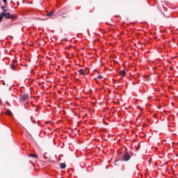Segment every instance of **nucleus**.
Returning a JSON list of instances; mask_svg holds the SVG:
<instances>
[{"mask_svg": "<svg viewBox=\"0 0 178 178\" xmlns=\"http://www.w3.org/2000/svg\"><path fill=\"white\" fill-rule=\"evenodd\" d=\"M97 79H100V80H102V79H104V76H102V75H99L97 76Z\"/></svg>", "mask_w": 178, "mask_h": 178, "instance_id": "nucleus-12", "label": "nucleus"}, {"mask_svg": "<svg viewBox=\"0 0 178 178\" xmlns=\"http://www.w3.org/2000/svg\"><path fill=\"white\" fill-rule=\"evenodd\" d=\"M55 14V10H53L49 13H47V16H48V17H52V16H54V15Z\"/></svg>", "mask_w": 178, "mask_h": 178, "instance_id": "nucleus-4", "label": "nucleus"}, {"mask_svg": "<svg viewBox=\"0 0 178 178\" xmlns=\"http://www.w3.org/2000/svg\"><path fill=\"white\" fill-rule=\"evenodd\" d=\"M29 156H31V158H35V159H38V156L37 154H31Z\"/></svg>", "mask_w": 178, "mask_h": 178, "instance_id": "nucleus-6", "label": "nucleus"}, {"mask_svg": "<svg viewBox=\"0 0 178 178\" xmlns=\"http://www.w3.org/2000/svg\"><path fill=\"white\" fill-rule=\"evenodd\" d=\"M95 81H96L97 83H98V81L97 80L96 78H95Z\"/></svg>", "mask_w": 178, "mask_h": 178, "instance_id": "nucleus-17", "label": "nucleus"}, {"mask_svg": "<svg viewBox=\"0 0 178 178\" xmlns=\"http://www.w3.org/2000/svg\"><path fill=\"white\" fill-rule=\"evenodd\" d=\"M2 13L5 19H11L13 22L15 20H17V15H15V14L11 15L10 13Z\"/></svg>", "mask_w": 178, "mask_h": 178, "instance_id": "nucleus-1", "label": "nucleus"}, {"mask_svg": "<svg viewBox=\"0 0 178 178\" xmlns=\"http://www.w3.org/2000/svg\"><path fill=\"white\" fill-rule=\"evenodd\" d=\"M20 99L22 101H29L30 99V95L29 94L22 95L20 96Z\"/></svg>", "mask_w": 178, "mask_h": 178, "instance_id": "nucleus-3", "label": "nucleus"}, {"mask_svg": "<svg viewBox=\"0 0 178 178\" xmlns=\"http://www.w3.org/2000/svg\"><path fill=\"white\" fill-rule=\"evenodd\" d=\"M3 13H0V22H2V19H3Z\"/></svg>", "mask_w": 178, "mask_h": 178, "instance_id": "nucleus-10", "label": "nucleus"}, {"mask_svg": "<svg viewBox=\"0 0 178 178\" xmlns=\"http://www.w3.org/2000/svg\"><path fill=\"white\" fill-rule=\"evenodd\" d=\"M5 84H6L5 83H3V86H5Z\"/></svg>", "mask_w": 178, "mask_h": 178, "instance_id": "nucleus-18", "label": "nucleus"}, {"mask_svg": "<svg viewBox=\"0 0 178 178\" xmlns=\"http://www.w3.org/2000/svg\"><path fill=\"white\" fill-rule=\"evenodd\" d=\"M3 2L5 3V5H8V1L6 0H3Z\"/></svg>", "mask_w": 178, "mask_h": 178, "instance_id": "nucleus-14", "label": "nucleus"}, {"mask_svg": "<svg viewBox=\"0 0 178 178\" xmlns=\"http://www.w3.org/2000/svg\"><path fill=\"white\" fill-rule=\"evenodd\" d=\"M79 73L81 74V76H84V74H86V71H84L83 69H81L79 70Z\"/></svg>", "mask_w": 178, "mask_h": 178, "instance_id": "nucleus-5", "label": "nucleus"}, {"mask_svg": "<svg viewBox=\"0 0 178 178\" xmlns=\"http://www.w3.org/2000/svg\"><path fill=\"white\" fill-rule=\"evenodd\" d=\"M120 76H126V71H124V70L120 71Z\"/></svg>", "mask_w": 178, "mask_h": 178, "instance_id": "nucleus-9", "label": "nucleus"}, {"mask_svg": "<svg viewBox=\"0 0 178 178\" xmlns=\"http://www.w3.org/2000/svg\"><path fill=\"white\" fill-rule=\"evenodd\" d=\"M1 9L3 10V9H5V6H1Z\"/></svg>", "mask_w": 178, "mask_h": 178, "instance_id": "nucleus-15", "label": "nucleus"}, {"mask_svg": "<svg viewBox=\"0 0 178 178\" xmlns=\"http://www.w3.org/2000/svg\"><path fill=\"white\" fill-rule=\"evenodd\" d=\"M67 16V15H63V17H66Z\"/></svg>", "mask_w": 178, "mask_h": 178, "instance_id": "nucleus-16", "label": "nucleus"}, {"mask_svg": "<svg viewBox=\"0 0 178 178\" xmlns=\"http://www.w3.org/2000/svg\"><path fill=\"white\" fill-rule=\"evenodd\" d=\"M131 158V153L129 154V152H125L122 156V160L124 162H127L130 161Z\"/></svg>", "mask_w": 178, "mask_h": 178, "instance_id": "nucleus-2", "label": "nucleus"}, {"mask_svg": "<svg viewBox=\"0 0 178 178\" xmlns=\"http://www.w3.org/2000/svg\"><path fill=\"white\" fill-rule=\"evenodd\" d=\"M60 169H65L66 168V163H60Z\"/></svg>", "mask_w": 178, "mask_h": 178, "instance_id": "nucleus-7", "label": "nucleus"}, {"mask_svg": "<svg viewBox=\"0 0 178 178\" xmlns=\"http://www.w3.org/2000/svg\"><path fill=\"white\" fill-rule=\"evenodd\" d=\"M15 67H16V66H15V65H10V69H12L13 70H15Z\"/></svg>", "mask_w": 178, "mask_h": 178, "instance_id": "nucleus-11", "label": "nucleus"}, {"mask_svg": "<svg viewBox=\"0 0 178 178\" xmlns=\"http://www.w3.org/2000/svg\"><path fill=\"white\" fill-rule=\"evenodd\" d=\"M2 13H8V10L3 9Z\"/></svg>", "mask_w": 178, "mask_h": 178, "instance_id": "nucleus-13", "label": "nucleus"}, {"mask_svg": "<svg viewBox=\"0 0 178 178\" xmlns=\"http://www.w3.org/2000/svg\"><path fill=\"white\" fill-rule=\"evenodd\" d=\"M6 115H7L8 116H10V115H12V111H10V110H7L6 111Z\"/></svg>", "mask_w": 178, "mask_h": 178, "instance_id": "nucleus-8", "label": "nucleus"}, {"mask_svg": "<svg viewBox=\"0 0 178 178\" xmlns=\"http://www.w3.org/2000/svg\"><path fill=\"white\" fill-rule=\"evenodd\" d=\"M172 145H173V144H175V143L172 142Z\"/></svg>", "mask_w": 178, "mask_h": 178, "instance_id": "nucleus-19", "label": "nucleus"}]
</instances>
